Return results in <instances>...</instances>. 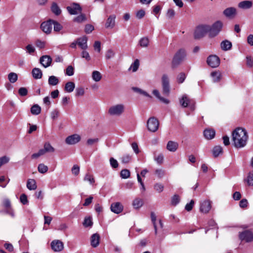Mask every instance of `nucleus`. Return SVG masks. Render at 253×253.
<instances>
[{
	"mask_svg": "<svg viewBox=\"0 0 253 253\" xmlns=\"http://www.w3.org/2000/svg\"><path fill=\"white\" fill-rule=\"evenodd\" d=\"M92 78L95 82H99L102 78L101 73L97 71H94L92 73Z\"/></svg>",
	"mask_w": 253,
	"mask_h": 253,
	"instance_id": "nucleus-37",
	"label": "nucleus"
},
{
	"mask_svg": "<svg viewBox=\"0 0 253 253\" xmlns=\"http://www.w3.org/2000/svg\"><path fill=\"white\" fill-rule=\"evenodd\" d=\"M153 94L161 101V102L165 103L168 104L169 103V101L168 99H166L163 97H162L160 95L159 91L157 89H154L153 91Z\"/></svg>",
	"mask_w": 253,
	"mask_h": 253,
	"instance_id": "nucleus-29",
	"label": "nucleus"
},
{
	"mask_svg": "<svg viewBox=\"0 0 253 253\" xmlns=\"http://www.w3.org/2000/svg\"><path fill=\"white\" fill-rule=\"evenodd\" d=\"M194 204V200H191L190 203H187L186 205V206L185 207V210H186L188 211H191L192 210V209H193Z\"/></svg>",
	"mask_w": 253,
	"mask_h": 253,
	"instance_id": "nucleus-61",
	"label": "nucleus"
},
{
	"mask_svg": "<svg viewBox=\"0 0 253 253\" xmlns=\"http://www.w3.org/2000/svg\"><path fill=\"white\" fill-rule=\"evenodd\" d=\"M223 27V23L218 20L214 22L211 26L209 25V36L213 38L216 36L221 31Z\"/></svg>",
	"mask_w": 253,
	"mask_h": 253,
	"instance_id": "nucleus-3",
	"label": "nucleus"
},
{
	"mask_svg": "<svg viewBox=\"0 0 253 253\" xmlns=\"http://www.w3.org/2000/svg\"><path fill=\"white\" fill-rule=\"evenodd\" d=\"M125 106L123 104H117L111 106L108 109V113L112 116H120L125 112Z\"/></svg>",
	"mask_w": 253,
	"mask_h": 253,
	"instance_id": "nucleus-4",
	"label": "nucleus"
},
{
	"mask_svg": "<svg viewBox=\"0 0 253 253\" xmlns=\"http://www.w3.org/2000/svg\"><path fill=\"white\" fill-rule=\"evenodd\" d=\"M27 187L30 190H34L37 188L36 182L33 179H29L27 183Z\"/></svg>",
	"mask_w": 253,
	"mask_h": 253,
	"instance_id": "nucleus-28",
	"label": "nucleus"
},
{
	"mask_svg": "<svg viewBox=\"0 0 253 253\" xmlns=\"http://www.w3.org/2000/svg\"><path fill=\"white\" fill-rule=\"evenodd\" d=\"M151 220L155 229V234H157V226L156 224V216L154 212H151Z\"/></svg>",
	"mask_w": 253,
	"mask_h": 253,
	"instance_id": "nucleus-51",
	"label": "nucleus"
},
{
	"mask_svg": "<svg viewBox=\"0 0 253 253\" xmlns=\"http://www.w3.org/2000/svg\"><path fill=\"white\" fill-rule=\"evenodd\" d=\"M154 160L158 164H162L164 161V155L161 153L159 154L157 156L154 157Z\"/></svg>",
	"mask_w": 253,
	"mask_h": 253,
	"instance_id": "nucleus-57",
	"label": "nucleus"
},
{
	"mask_svg": "<svg viewBox=\"0 0 253 253\" xmlns=\"http://www.w3.org/2000/svg\"><path fill=\"white\" fill-rule=\"evenodd\" d=\"M175 12L173 9H169L167 12L166 16L168 18L171 19L175 15Z\"/></svg>",
	"mask_w": 253,
	"mask_h": 253,
	"instance_id": "nucleus-60",
	"label": "nucleus"
},
{
	"mask_svg": "<svg viewBox=\"0 0 253 253\" xmlns=\"http://www.w3.org/2000/svg\"><path fill=\"white\" fill-rule=\"evenodd\" d=\"M59 83L58 78L55 76H50L48 77V84L51 86H55L57 85Z\"/></svg>",
	"mask_w": 253,
	"mask_h": 253,
	"instance_id": "nucleus-27",
	"label": "nucleus"
},
{
	"mask_svg": "<svg viewBox=\"0 0 253 253\" xmlns=\"http://www.w3.org/2000/svg\"><path fill=\"white\" fill-rule=\"evenodd\" d=\"M53 25L55 32H59L63 28L62 26L59 23L53 20H52V26Z\"/></svg>",
	"mask_w": 253,
	"mask_h": 253,
	"instance_id": "nucleus-43",
	"label": "nucleus"
},
{
	"mask_svg": "<svg viewBox=\"0 0 253 253\" xmlns=\"http://www.w3.org/2000/svg\"><path fill=\"white\" fill-rule=\"evenodd\" d=\"M223 14L228 19H233L237 15V10L234 7H229L223 10Z\"/></svg>",
	"mask_w": 253,
	"mask_h": 253,
	"instance_id": "nucleus-12",
	"label": "nucleus"
},
{
	"mask_svg": "<svg viewBox=\"0 0 253 253\" xmlns=\"http://www.w3.org/2000/svg\"><path fill=\"white\" fill-rule=\"evenodd\" d=\"M44 148L46 152H53L54 148L48 142H46L44 145Z\"/></svg>",
	"mask_w": 253,
	"mask_h": 253,
	"instance_id": "nucleus-54",
	"label": "nucleus"
},
{
	"mask_svg": "<svg viewBox=\"0 0 253 253\" xmlns=\"http://www.w3.org/2000/svg\"><path fill=\"white\" fill-rule=\"evenodd\" d=\"M115 55V52L111 49H108L105 53V57L107 59H110Z\"/></svg>",
	"mask_w": 253,
	"mask_h": 253,
	"instance_id": "nucleus-59",
	"label": "nucleus"
},
{
	"mask_svg": "<svg viewBox=\"0 0 253 253\" xmlns=\"http://www.w3.org/2000/svg\"><path fill=\"white\" fill-rule=\"evenodd\" d=\"M99 241L100 236L98 233H94L91 236L90 243L93 247H97L99 244Z\"/></svg>",
	"mask_w": 253,
	"mask_h": 253,
	"instance_id": "nucleus-21",
	"label": "nucleus"
},
{
	"mask_svg": "<svg viewBox=\"0 0 253 253\" xmlns=\"http://www.w3.org/2000/svg\"><path fill=\"white\" fill-rule=\"evenodd\" d=\"M18 93L21 96H25L27 95L28 93V90L26 88L22 87L19 89Z\"/></svg>",
	"mask_w": 253,
	"mask_h": 253,
	"instance_id": "nucleus-63",
	"label": "nucleus"
},
{
	"mask_svg": "<svg viewBox=\"0 0 253 253\" xmlns=\"http://www.w3.org/2000/svg\"><path fill=\"white\" fill-rule=\"evenodd\" d=\"M81 137L78 134H74L68 136L65 139V142L68 145H74L80 141Z\"/></svg>",
	"mask_w": 253,
	"mask_h": 253,
	"instance_id": "nucleus-13",
	"label": "nucleus"
},
{
	"mask_svg": "<svg viewBox=\"0 0 253 253\" xmlns=\"http://www.w3.org/2000/svg\"><path fill=\"white\" fill-rule=\"evenodd\" d=\"M93 47L95 50L100 52L101 51V42L99 41H95L93 44Z\"/></svg>",
	"mask_w": 253,
	"mask_h": 253,
	"instance_id": "nucleus-64",
	"label": "nucleus"
},
{
	"mask_svg": "<svg viewBox=\"0 0 253 253\" xmlns=\"http://www.w3.org/2000/svg\"><path fill=\"white\" fill-rule=\"evenodd\" d=\"M78 45L82 50H86L87 47V38L84 36L82 37L79 38L77 39Z\"/></svg>",
	"mask_w": 253,
	"mask_h": 253,
	"instance_id": "nucleus-17",
	"label": "nucleus"
},
{
	"mask_svg": "<svg viewBox=\"0 0 253 253\" xmlns=\"http://www.w3.org/2000/svg\"><path fill=\"white\" fill-rule=\"evenodd\" d=\"M149 40L147 37L141 38L139 42L140 45L142 47H147L149 45Z\"/></svg>",
	"mask_w": 253,
	"mask_h": 253,
	"instance_id": "nucleus-40",
	"label": "nucleus"
},
{
	"mask_svg": "<svg viewBox=\"0 0 253 253\" xmlns=\"http://www.w3.org/2000/svg\"><path fill=\"white\" fill-rule=\"evenodd\" d=\"M209 25H200L198 26L194 32V36L195 39L203 38L207 33H209Z\"/></svg>",
	"mask_w": 253,
	"mask_h": 253,
	"instance_id": "nucleus-6",
	"label": "nucleus"
},
{
	"mask_svg": "<svg viewBox=\"0 0 253 253\" xmlns=\"http://www.w3.org/2000/svg\"><path fill=\"white\" fill-rule=\"evenodd\" d=\"M69 13L71 15L77 14L82 11V8L78 3H74L71 6L67 7Z\"/></svg>",
	"mask_w": 253,
	"mask_h": 253,
	"instance_id": "nucleus-16",
	"label": "nucleus"
},
{
	"mask_svg": "<svg viewBox=\"0 0 253 253\" xmlns=\"http://www.w3.org/2000/svg\"><path fill=\"white\" fill-rule=\"evenodd\" d=\"M131 158V157L129 155H124L121 158L122 163L123 164H127L130 162Z\"/></svg>",
	"mask_w": 253,
	"mask_h": 253,
	"instance_id": "nucleus-58",
	"label": "nucleus"
},
{
	"mask_svg": "<svg viewBox=\"0 0 253 253\" xmlns=\"http://www.w3.org/2000/svg\"><path fill=\"white\" fill-rule=\"evenodd\" d=\"M220 59L215 55H211L208 58L207 62L211 68H216L220 64Z\"/></svg>",
	"mask_w": 253,
	"mask_h": 253,
	"instance_id": "nucleus-9",
	"label": "nucleus"
},
{
	"mask_svg": "<svg viewBox=\"0 0 253 253\" xmlns=\"http://www.w3.org/2000/svg\"><path fill=\"white\" fill-rule=\"evenodd\" d=\"M178 147V143L173 141H169L167 145V149L170 152H175Z\"/></svg>",
	"mask_w": 253,
	"mask_h": 253,
	"instance_id": "nucleus-22",
	"label": "nucleus"
},
{
	"mask_svg": "<svg viewBox=\"0 0 253 253\" xmlns=\"http://www.w3.org/2000/svg\"><path fill=\"white\" fill-rule=\"evenodd\" d=\"M132 90L134 91L139 93L146 97L151 98V96L149 94H148L146 91H145L139 88H138L137 87H132Z\"/></svg>",
	"mask_w": 253,
	"mask_h": 253,
	"instance_id": "nucleus-39",
	"label": "nucleus"
},
{
	"mask_svg": "<svg viewBox=\"0 0 253 253\" xmlns=\"http://www.w3.org/2000/svg\"><path fill=\"white\" fill-rule=\"evenodd\" d=\"M181 105L183 107H186L188 106L190 103V100L188 98L187 95L184 94L182 96V98L179 100Z\"/></svg>",
	"mask_w": 253,
	"mask_h": 253,
	"instance_id": "nucleus-31",
	"label": "nucleus"
},
{
	"mask_svg": "<svg viewBox=\"0 0 253 253\" xmlns=\"http://www.w3.org/2000/svg\"><path fill=\"white\" fill-rule=\"evenodd\" d=\"M41 112V108L38 104L34 105L31 108V112L33 115H38Z\"/></svg>",
	"mask_w": 253,
	"mask_h": 253,
	"instance_id": "nucleus-34",
	"label": "nucleus"
},
{
	"mask_svg": "<svg viewBox=\"0 0 253 253\" xmlns=\"http://www.w3.org/2000/svg\"><path fill=\"white\" fill-rule=\"evenodd\" d=\"M59 114V112L57 109L53 110L50 113L51 118L52 120L57 119Z\"/></svg>",
	"mask_w": 253,
	"mask_h": 253,
	"instance_id": "nucleus-62",
	"label": "nucleus"
},
{
	"mask_svg": "<svg viewBox=\"0 0 253 253\" xmlns=\"http://www.w3.org/2000/svg\"><path fill=\"white\" fill-rule=\"evenodd\" d=\"M155 174L159 178H163L165 175V171L163 169H156L155 170Z\"/></svg>",
	"mask_w": 253,
	"mask_h": 253,
	"instance_id": "nucleus-47",
	"label": "nucleus"
},
{
	"mask_svg": "<svg viewBox=\"0 0 253 253\" xmlns=\"http://www.w3.org/2000/svg\"><path fill=\"white\" fill-rule=\"evenodd\" d=\"M65 74L66 75L68 76H73L74 74V67L71 65L68 66L66 69Z\"/></svg>",
	"mask_w": 253,
	"mask_h": 253,
	"instance_id": "nucleus-53",
	"label": "nucleus"
},
{
	"mask_svg": "<svg viewBox=\"0 0 253 253\" xmlns=\"http://www.w3.org/2000/svg\"><path fill=\"white\" fill-rule=\"evenodd\" d=\"M211 76L213 82L214 83L218 82L220 80L221 74L219 71H214L211 72Z\"/></svg>",
	"mask_w": 253,
	"mask_h": 253,
	"instance_id": "nucleus-33",
	"label": "nucleus"
},
{
	"mask_svg": "<svg viewBox=\"0 0 253 253\" xmlns=\"http://www.w3.org/2000/svg\"><path fill=\"white\" fill-rule=\"evenodd\" d=\"M92 221L91 218L90 217H85L84 219L83 225L84 226L87 227H90L92 225Z\"/></svg>",
	"mask_w": 253,
	"mask_h": 253,
	"instance_id": "nucleus-50",
	"label": "nucleus"
},
{
	"mask_svg": "<svg viewBox=\"0 0 253 253\" xmlns=\"http://www.w3.org/2000/svg\"><path fill=\"white\" fill-rule=\"evenodd\" d=\"M139 61L138 59H136L134 62L131 65L130 67L129 68V70L132 69L133 72H136L139 67Z\"/></svg>",
	"mask_w": 253,
	"mask_h": 253,
	"instance_id": "nucleus-45",
	"label": "nucleus"
},
{
	"mask_svg": "<svg viewBox=\"0 0 253 253\" xmlns=\"http://www.w3.org/2000/svg\"><path fill=\"white\" fill-rule=\"evenodd\" d=\"M159 126V121L155 117H151L147 121V126L148 129L151 132L156 131L158 129Z\"/></svg>",
	"mask_w": 253,
	"mask_h": 253,
	"instance_id": "nucleus-8",
	"label": "nucleus"
},
{
	"mask_svg": "<svg viewBox=\"0 0 253 253\" xmlns=\"http://www.w3.org/2000/svg\"><path fill=\"white\" fill-rule=\"evenodd\" d=\"M245 180L249 186H253V170L249 172L247 178Z\"/></svg>",
	"mask_w": 253,
	"mask_h": 253,
	"instance_id": "nucleus-42",
	"label": "nucleus"
},
{
	"mask_svg": "<svg viewBox=\"0 0 253 253\" xmlns=\"http://www.w3.org/2000/svg\"><path fill=\"white\" fill-rule=\"evenodd\" d=\"M154 188L158 192L161 193L164 190V186L160 183H156L154 185Z\"/></svg>",
	"mask_w": 253,
	"mask_h": 253,
	"instance_id": "nucleus-52",
	"label": "nucleus"
},
{
	"mask_svg": "<svg viewBox=\"0 0 253 253\" xmlns=\"http://www.w3.org/2000/svg\"><path fill=\"white\" fill-rule=\"evenodd\" d=\"M186 74L183 73L181 72L180 74L178 75L176 78L177 82L178 84H182L184 82L186 79Z\"/></svg>",
	"mask_w": 253,
	"mask_h": 253,
	"instance_id": "nucleus-44",
	"label": "nucleus"
},
{
	"mask_svg": "<svg viewBox=\"0 0 253 253\" xmlns=\"http://www.w3.org/2000/svg\"><path fill=\"white\" fill-rule=\"evenodd\" d=\"M51 248L54 252H59L63 250L64 245L61 241L55 240L51 242Z\"/></svg>",
	"mask_w": 253,
	"mask_h": 253,
	"instance_id": "nucleus-14",
	"label": "nucleus"
},
{
	"mask_svg": "<svg viewBox=\"0 0 253 253\" xmlns=\"http://www.w3.org/2000/svg\"><path fill=\"white\" fill-rule=\"evenodd\" d=\"M215 134V131L213 129H206L204 131V135L207 139H211L214 138Z\"/></svg>",
	"mask_w": 253,
	"mask_h": 253,
	"instance_id": "nucleus-24",
	"label": "nucleus"
},
{
	"mask_svg": "<svg viewBox=\"0 0 253 253\" xmlns=\"http://www.w3.org/2000/svg\"><path fill=\"white\" fill-rule=\"evenodd\" d=\"M8 79L10 83H14L17 81V79H18L17 75L16 73H13V72L10 73L8 75Z\"/></svg>",
	"mask_w": 253,
	"mask_h": 253,
	"instance_id": "nucleus-41",
	"label": "nucleus"
},
{
	"mask_svg": "<svg viewBox=\"0 0 253 253\" xmlns=\"http://www.w3.org/2000/svg\"><path fill=\"white\" fill-rule=\"evenodd\" d=\"M10 158L6 156H4L0 158V168L3 165L6 164L9 162Z\"/></svg>",
	"mask_w": 253,
	"mask_h": 253,
	"instance_id": "nucleus-55",
	"label": "nucleus"
},
{
	"mask_svg": "<svg viewBox=\"0 0 253 253\" xmlns=\"http://www.w3.org/2000/svg\"><path fill=\"white\" fill-rule=\"evenodd\" d=\"M253 5V1L251 0H243L238 3V8L242 9H250Z\"/></svg>",
	"mask_w": 253,
	"mask_h": 253,
	"instance_id": "nucleus-20",
	"label": "nucleus"
},
{
	"mask_svg": "<svg viewBox=\"0 0 253 253\" xmlns=\"http://www.w3.org/2000/svg\"><path fill=\"white\" fill-rule=\"evenodd\" d=\"M33 78L35 79H41L42 76V70L38 68H34L32 71Z\"/></svg>",
	"mask_w": 253,
	"mask_h": 253,
	"instance_id": "nucleus-25",
	"label": "nucleus"
},
{
	"mask_svg": "<svg viewBox=\"0 0 253 253\" xmlns=\"http://www.w3.org/2000/svg\"><path fill=\"white\" fill-rule=\"evenodd\" d=\"M81 57L83 58H84L87 61H90L91 59L89 53L86 50H83L81 53Z\"/></svg>",
	"mask_w": 253,
	"mask_h": 253,
	"instance_id": "nucleus-56",
	"label": "nucleus"
},
{
	"mask_svg": "<svg viewBox=\"0 0 253 253\" xmlns=\"http://www.w3.org/2000/svg\"><path fill=\"white\" fill-rule=\"evenodd\" d=\"M86 19L84 14H81L74 19V21L78 23H81Z\"/></svg>",
	"mask_w": 253,
	"mask_h": 253,
	"instance_id": "nucleus-48",
	"label": "nucleus"
},
{
	"mask_svg": "<svg viewBox=\"0 0 253 253\" xmlns=\"http://www.w3.org/2000/svg\"><path fill=\"white\" fill-rule=\"evenodd\" d=\"M232 140L234 146L237 148L244 147L248 140L247 130L242 127H237L232 133Z\"/></svg>",
	"mask_w": 253,
	"mask_h": 253,
	"instance_id": "nucleus-1",
	"label": "nucleus"
},
{
	"mask_svg": "<svg viewBox=\"0 0 253 253\" xmlns=\"http://www.w3.org/2000/svg\"><path fill=\"white\" fill-rule=\"evenodd\" d=\"M84 180L85 181H88L89 184L91 185H93L95 182V180L93 176L89 173L85 174L84 178Z\"/></svg>",
	"mask_w": 253,
	"mask_h": 253,
	"instance_id": "nucleus-38",
	"label": "nucleus"
},
{
	"mask_svg": "<svg viewBox=\"0 0 253 253\" xmlns=\"http://www.w3.org/2000/svg\"><path fill=\"white\" fill-rule=\"evenodd\" d=\"M51 11L56 15H59L61 12V10L56 3L53 2L51 6Z\"/></svg>",
	"mask_w": 253,
	"mask_h": 253,
	"instance_id": "nucleus-32",
	"label": "nucleus"
},
{
	"mask_svg": "<svg viewBox=\"0 0 253 253\" xmlns=\"http://www.w3.org/2000/svg\"><path fill=\"white\" fill-rule=\"evenodd\" d=\"M111 210L115 213L119 214L123 210V206L119 202L112 203L111 205Z\"/></svg>",
	"mask_w": 253,
	"mask_h": 253,
	"instance_id": "nucleus-19",
	"label": "nucleus"
},
{
	"mask_svg": "<svg viewBox=\"0 0 253 253\" xmlns=\"http://www.w3.org/2000/svg\"><path fill=\"white\" fill-rule=\"evenodd\" d=\"M186 53L185 49H179L174 54L172 61V67L175 68L180 65L185 59Z\"/></svg>",
	"mask_w": 253,
	"mask_h": 253,
	"instance_id": "nucleus-2",
	"label": "nucleus"
},
{
	"mask_svg": "<svg viewBox=\"0 0 253 253\" xmlns=\"http://www.w3.org/2000/svg\"><path fill=\"white\" fill-rule=\"evenodd\" d=\"M163 93L166 96L169 95L170 92L169 78L167 74H164L162 77Z\"/></svg>",
	"mask_w": 253,
	"mask_h": 253,
	"instance_id": "nucleus-7",
	"label": "nucleus"
},
{
	"mask_svg": "<svg viewBox=\"0 0 253 253\" xmlns=\"http://www.w3.org/2000/svg\"><path fill=\"white\" fill-rule=\"evenodd\" d=\"M75 87V84L72 82H67L65 85V90L67 92H72Z\"/></svg>",
	"mask_w": 253,
	"mask_h": 253,
	"instance_id": "nucleus-30",
	"label": "nucleus"
},
{
	"mask_svg": "<svg viewBox=\"0 0 253 253\" xmlns=\"http://www.w3.org/2000/svg\"><path fill=\"white\" fill-rule=\"evenodd\" d=\"M38 170L41 173H44L48 170V167L43 164H40L38 166Z\"/></svg>",
	"mask_w": 253,
	"mask_h": 253,
	"instance_id": "nucleus-49",
	"label": "nucleus"
},
{
	"mask_svg": "<svg viewBox=\"0 0 253 253\" xmlns=\"http://www.w3.org/2000/svg\"><path fill=\"white\" fill-rule=\"evenodd\" d=\"M222 153V148L220 146H216L212 150V154L214 157H218Z\"/></svg>",
	"mask_w": 253,
	"mask_h": 253,
	"instance_id": "nucleus-35",
	"label": "nucleus"
},
{
	"mask_svg": "<svg viewBox=\"0 0 253 253\" xmlns=\"http://www.w3.org/2000/svg\"><path fill=\"white\" fill-rule=\"evenodd\" d=\"M116 16L115 15H110L107 19L105 24L106 28H113L115 24Z\"/></svg>",
	"mask_w": 253,
	"mask_h": 253,
	"instance_id": "nucleus-23",
	"label": "nucleus"
},
{
	"mask_svg": "<svg viewBox=\"0 0 253 253\" xmlns=\"http://www.w3.org/2000/svg\"><path fill=\"white\" fill-rule=\"evenodd\" d=\"M41 29L46 34H50L52 29V20L49 19L46 21L43 22L41 25Z\"/></svg>",
	"mask_w": 253,
	"mask_h": 253,
	"instance_id": "nucleus-11",
	"label": "nucleus"
},
{
	"mask_svg": "<svg viewBox=\"0 0 253 253\" xmlns=\"http://www.w3.org/2000/svg\"><path fill=\"white\" fill-rule=\"evenodd\" d=\"M143 201L139 198H136L133 201L132 205L134 209H138L141 207L143 205Z\"/></svg>",
	"mask_w": 253,
	"mask_h": 253,
	"instance_id": "nucleus-36",
	"label": "nucleus"
},
{
	"mask_svg": "<svg viewBox=\"0 0 253 253\" xmlns=\"http://www.w3.org/2000/svg\"><path fill=\"white\" fill-rule=\"evenodd\" d=\"M120 174L122 178L126 179L130 176V171L127 169H124L121 170Z\"/></svg>",
	"mask_w": 253,
	"mask_h": 253,
	"instance_id": "nucleus-46",
	"label": "nucleus"
},
{
	"mask_svg": "<svg viewBox=\"0 0 253 253\" xmlns=\"http://www.w3.org/2000/svg\"><path fill=\"white\" fill-rule=\"evenodd\" d=\"M239 237L241 241H245L246 242H251L253 241V233L249 230L240 232Z\"/></svg>",
	"mask_w": 253,
	"mask_h": 253,
	"instance_id": "nucleus-10",
	"label": "nucleus"
},
{
	"mask_svg": "<svg viewBox=\"0 0 253 253\" xmlns=\"http://www.w3.org/2000/svg\"><path fill=\"white\" fill-rule=\"evenodd\" d=\"M211 208V202L210 200H204L200 204V210L201 212L207 213L209 212Z\"/></svg>",
	"mask_w": 253,
	"mask_h": 253,
	"instance_id": "nucleus-15",
	"label": "nucleus"
},
{
	"mask_svg": "<svg viewBox=\"0 0 253 253\" xmlns=\"http://www.w3.org/2000/svg\"><path fill=\"white\" fill-rule=\"evenodd\" d=\"M220 46L223 50L227 51L231 48L232 43L228 40H224L221 42Z\"/></svg>",
	"mask_w": 253,
	"mask_h": 253,
	"instance_id": "nucleus-26",
	"label": "nucleus"
},
{
	"mask_svg": "<svg viewBox=\"0 0 253 253\" xmlns=\"http://www.w3.org/2000/svg\"><path fill=\"white\" fill-rule=\"evenodd\" d=\"M52 58L49 55H43L40 59V63L44 67L47 68L50 66Z\"/></svg>",
	"mask_w": 253,
	"mask_h": 253,
	"instance_id": "nucleus-18",
	"label": "nucleus"
},
{
	"mask_svg": "<svg viewBox=\"0 0 253 253\" xmlns=\"http://www.w3.org/2000/svg\"><path fill=\"white\" fill-rule=\"evenodd\" d=\"M2 207L3 210L1 211L6 214L10 215L11 217L15 216L14 211L13 209L10 200L8 198H4L2 201Z\"/></svg>",
	"mask_w": 253,
	"mask_h": 253,
	"instance_id": "nucleus-5",
	"label": "nucleus"
}]
</instances>
